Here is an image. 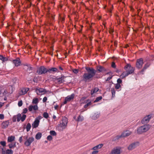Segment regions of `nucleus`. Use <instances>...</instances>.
<instances>
[{
    "label": "nucleus",
    "instance_id": "obj_1",
    "mask_svg": "<svg viewBox=\"0 0 154 154\" xmlns=\"http://www.w3.org/2000/svg\"><path fill=\"white\" fill-rule=\"evenodd\" d=\"M85 69L87 72L84 73L83 75V80L85 82L88 81H91L93 77L95 75L96 71L93 68L86 67Z\"/></svg>",
    "mask_w": 154,
    "mask_h": 154
},
{
    "label": "nucleus",
    "instance_id": "obj_2",
    "mask_svg": "<svg viewBox=\"0 0 154 154\" xmlns=\"http://www.w3.org/2000/svg\"><path fill=\"white\" fill-rule=\"evenodd\" d=\"M124 69L126 71L124 72L120 76V77L122 79L125 78L129 74L133 73L134 70V68L131 67V65L129 64H127L125 66Z\"/></svg>",
    "mask_w": 154,
    "mask_h": 154
},
{
    "label": "nucleus",
    "instance_id": "obj_3",
    "mask_svg": "<svg viewBox=\"0 0 154 154\" xmlns=\"http://www.w3.org/2000/svg\"><path fill=\"white\" fill-rule=\"evenodd\" d=\"M151 127L149 124H147L140 127L137 128V132L138 134H141L148 131Z\"/></svg>",
    "mask_w": 154,
    "mask_h": 154
},
{
    "label": "nucleus",
    "instance_id": "obj_4",
    "mask_svg": "<svg viewBox=\"0 0 154 154\" xmlns=\"http://www.w3.org/2000/svg\"><path fill=\"white\" fill-rule=\"evenodd\" d=\"M24 138L26 139L24 144L25 146L27 147L30 146L34 140V138L33 137H28V136H25Z\"/></svg>",
    "mask_w": 154,
    "mask_h": 154
},
{
    "label": "nucleus",
    "instance_id": "obj_5",
    "mask_svg": "<svg viewBox=\"0 0 154 154\" xmlns=\"http://www.w3.org/2000/svg\"><path fill=\"white\" fill-rule=\"evenodd\" d=\"M35 90L37 94L39 95L44 94L48 92L45 88L37 87L35 88Z\"/></svg>",
    "mask_w": 154,
    "mask_h": 154
},
{
    "label": "nucleus",
    "instance_id": "obj_6",
    "mask_svg": "<svg viewBox=\"0 0 154 154\" xmlns=\"http://www.w3.org/2000/svg\"><path fill=\"white\" fill-rule=\"evenodd\" d=\"M38 75L45 74L47 72V69L44 66H41L38 68L37 71Z\"/></svg>",
    "mask_w": 154,
    "mask_h": 154
},
{
    "label": "nucleus",
    "instance_id": "obj_7",
    "mask_svg": "<svg viewBox=\"0 0 154 154\" xmlns=\"http://www.w3.org/2000/svg\"><path fill=\"white\" fill-rule=\"evenodd\" d=\"M139 145V143L138 142H136L132 143L130 144L128 147V149L129 150H132L135 149Z\"/></svg>",
    "mask_w": 154,
    "mask_h": 154
},
{
    "label": "nucleus",
    "instance_id": "obj_8",
    "mask_svg": "<svg viewBox=\"0 0 154 154\" xmlns=\"http://www.w3.org/2000/svg\"><path fill=\"white\" fill-rule=\"evenodd\" d=\"M121 148L117 146L113 148L109 154H120Z\"/></svg>",
    "mask_w": 154,
    "mask_h": 154
},
{
    "label": "nucleus",
    "instance_id": "obj_9",
    "mask_svg": "<svg viewBox=\"0 0 154 154\" xmlns=\"http://www.w3.org/2000/svg\"><path fill=\"white\" fill-rule=\"evenodd\" d=\"M143 63V60L142 58L137 59L136 63L137 68L138 69H140L142 67Z\"/></svg>",
    "mask_w": 154,
    "mask_h": 154
},
{
    "label": "nucleus",
    "instance_id": "obj_10",
    "mask_svg": "<svg viewBox=\"0 0 154 154\" xmlns=\"http://www.w3.org/2000/svg\"><path fill=\"white\" fill-rule=\"evenodd\" d=\"M151 118V115H148L144 117L141 120V123L143 124H147Z\"/></svg>",
    "mask_w": 154,
    "mask_h": 154
},
{
    "label": "nucleus",
    "instance_id": "obj_11",
    "mask_svg": "<svg viewBox=\"0 0 154 154\" xmlns=\"http://www.w3.org/2000/svg\"><path fill=\"white\" fill-rule=\"evenodd\" d=\"M131 133V132L129 131H126L123 133L121 135L116 136V139H118L122 137H127L130 135Z\"/></svg>",
    "mask_w": 154,
    "mask_h": 154
},
{
    "label": "nucleus",
    "instance_id": "obj_12",
    "mask_svg": "<svg viewBox=\"0 0 154 154\" xmlns=\"http://www.w3.org/2000/svg\"><path fill=\"white\" fill-rule=\"evenodd\" d=\"M9 122L8 120L3 121L1 125V127L3 129L7 128L9 125Z\"/></svg>",
    "mask_w": 154,
    "mask_h": 154
},
{
    "label": "nucleus",
    "instance_id": "obj_13",
    "mask_svg": "<svg viewBox=\"0 0 154 154\" xmlns=\"http://www.w3.org/2000/svg\"><path fill=\"white\" fill-rule=\"evenodd\" d=\"M38 107L37 105L36 104L34 106L30 105L28 107V110L29 111H32V110L36 111L38 110Z\"/></svg>",
    "mask_w": 154,
    "mask_h": 154
},
{
    "label": "nucleus",
    "instance_id": "obj_14",
    "mask_svg": "<svg viewBox=\"0 0 154 154\" xmlns=\"http://www.w3.org/2000/svg\"><path fill=\"white\" fill-rule=\"evenodd\" d=\"M13 62L16 66H20L21 63V61L19 58H17L15 60H13Z\"/></svg>",
    "mask_w": 154,
    "mask_h": 154
},
{
    "label": "nucleus",
    "instance_id": "obj_15",
    "mask_svg": "<svg viewBox=\"0 0 154 154\" xmlns=\"http://www.w3.org/2000/svg\"><path fill=\"white\" fill-rule=\"evenodd\" d=\"M66 78V77L64 76H62L60 77H59L56 79L57 82L59 84H61L63 83L65 81V79Z\"/></svg>",
    "mask_w": 154,
    "mask_h": 154
},
{
    "label": "nucleus",
    "instance_id": "obj_16",
    "mask_svg": "<svg viewBox=\"0 0 154 154\" xmlns=\"http://www.w3.org/2000/svg\"><path fill=\"white\" fill-rule=\"evenodd\" d=\"M29 88H23L21 89V94L24 95L26 94L29 90Z\"/></svg>",
    "mask_w": 154,
    "mask_h": 154
},
{
    "label": "nucleus",
    "instance_id": "obj_17",
    "mask_svg": "<svg viewBox=\"0 0 154 154\" xmlns=\"http://www.w3.org/2000/svg\"><path fill=\"white\" fill-rule=\"evenodd\" d=\"M40 121L38 120L35 119L34 123L32 124V126L33 128H36L38 127Z\"/></svg>",
    "mask_w": 154,
    "mask_h": 154
},
{
    "label": "nucleus",
    "instance_id": "obj_18",
    "mask_svg": "<svg viewBox=\"0 0 154 154\" xmlns=\"http://www.w3.org/2000/svg\"><path fill=\"white\" fill-rule=\"evenodd\" d=\"M16 142L15 141L10 142L9 143L8 145V146L9 148H14L16 146Z\"/></svg>",
    "mask_w": 154,
    "mask_h": 154
},
{
    "label": "nucleus",
    "instance_id": "obj_19",
    "mask_svg": "<svg viewBox=\"0 0 154 154\" xmlns=\"http://www.w3.org/2000/svg\"><path fill=\"white\" fill-rule=\"evenodd\" d=\"M74 94H72L71 95L68 96L66 97V100L68 102L72 100H73L74 97Z\"/></svg>",
    "mask_w": 154,
    "mask_h": 154
},
{
    "label": "nucleus",
    "instance_id": "obj_20",
    "mask_svg": "<svg viewBox=\"0 0 154 154\" xmlns=\"http://www.w3.org/2000/svg\"><path fill=\"white\" fill-rule=\"evenodd\" d=\"M62 125L63 126H66L68 122L67 119L66 117L63 118L62 120Z\"/></svg>",
    "mask_w": 154,
    "mask_h": 154
},
{
    "label": "nucleus",
    "instance_id": "obj_21",
    "mask_svg": "<svg viewBox=\"0 0 154 154\" xmlns=\"http://www.w3.org/2000/svg\"><path fill=\"white\" fill-rule=\"evenodd\" d=\"M58 70L55 67H53L47 69V72L51 73L52 72H57Z\"/></svg>",
    "mask_w": 154,
    "mask_h": 154
},
{
    "label": "nucleus",
    "instance_id": "obj_22",
    "mask_svg": "<svg viewBox=\"0 0 154 154\" xmlns=\"http://www.w3.org/2000/svg\"><path fill=\"white\" fill-rule=\"evenodd\" d=\"M15 137L14 136H11L8 137V142L10 143L11 142H14Z\"/></svg>",
    "mask_w": 154,
    "mask_h": 154
},
{
    "label": "nucleus",
    "instance_id": "obj_23",
    "mask_svg": "<svg viewBox=\"0 0 154 154\" xmlns=\"http://www.w3.org/2000/svg\"><path fill=\"white\" fill-rule=\"evenodd\" d=\"M103 145L102 144H100L92 148V149L96 150L97 149H100L103 146Z\"/></svg>",
    "mask_w": 154,
    "mask_h": 154
},
{
    "label": "nucleus",
    "instance_id": "obj_24",
    "mask_svg": "<svg viewBox=\"0 0 154 154\" xmlns=\"http://www.w3.org/2000/svg\"><path fill=\"white\" fill-rule=\"evenodd\" d=\"M98 70L100 72H103L105 71L106 70L105 69L103 66H100L98 67Z\"/></svg>",
    "mask_w": 154,
    "mask_h": 154
},
{
    "label": "nucleus",
    "instance_id": "obj_25",
    "mask_svg": "<svg viewBox=\"0 0 154 154\" xmlns=\"http://www.w3.org/2000/svg\"><path fill=\"white\" fill-rule=\"evenodd\" d=\"M42 136V134L40 132H38L36 135L35 138L37 140L39 139Z\"/></svg>",
    "mask_w": 154,
    "mask_h": 154
},
{
    "label": "nucleus",
    "instance_id": "obj_26",
    "mask_svg": "<svg viewBox=\"0 0 154 154\" xmlns=\"http://www.w3.org/2000/svg\"><path fill=\"white\" fill-rule=\"evenodd\" d=\"M99 89L97 88H95L94 89H92L91 91V94L92 95L94 93H96L98 91Z\"/></svg>",
    "mask_w": 154,
    "mask_h": 154
},
{
    "label": "nucleus",
    "instance_id": "obj_27",
    "mask_svg": "<svg viewBox=\"0 0 154 154\" xmlns=\"http://www.w3.org/2000/svg\"><path fill=\"white\" fill-rule=\"evenodd\" d=\"M38 103V98H34L32 100V103L35 105L37 104Z\"/></svg>",
    "mask_w": 154,
    "mask_h": 154
},
{
    "label": "nucleus",
    "instance_id": "obj_28",
    "mask_svg": "<svg viewBox=\"0 0 154 154\" xmlns=\"http://www.w3.org/2000/svg\"><path fill=\"white\" fill-rule=\"evenodd\" d=\"M149 65L150 64L149 63H147L145 65L143 69L141 71L142 72H143L144 70L146 69L149 66Z\"/></svg>",
    "mask_w": 154,
    "mask_h": 154
},
{
    "label": "nucleus",
    "instance_id": "obj_29",
    "mask_svg": "<svg viewBox=\"0 0 154 154\" xmlns=\"http://www.w3.org/2000/svg\"><path fill=\"white\" fill-rule=\"evenodd\" d=\"M89 100H87L86 101L87 102H88V103L87 104H86V105H85L84 106V107L85 108H86L88 106H89L90 105H91V101H89Z\"/></svg>",
    "mask_w": 154,
    "mask_h": 154
},
{
    "label": "nucleus",
    "instance_id": "obj_30",
    "mask_svg": "<svg viewBox=\"0 0 154 154\" xmlns=\"http://www.w3.org/2000/svg\"><path fill=\"white\" fill-rule=\"evenodd\" d=\"M13 151L11 149H8L6 150V154H13Z\"/></svg>",
    "mask_w": 154,
    "mask_h": 154
},
{
    "label": "nucleus",
    "instance_id": "obj_31",
    "mask_svg": "<svg viewBox=\"0 0 154 154\" xmlns=\"http://www.w3.org/2000/svg\"><path fill=\"white\" fill-rule=\"evenodd\" d=\"M0 60H2L3 61H5L7 60V58L6 57H4L2 55H0Z\"/></svg>",
    "mask_w": 154,
    "mask_h": 154
},
{
    "label": "nucleus",
    "instance_id": "obj_32",
    "mask_svg": "<svg viewBox=\"0 0 154 154\" xmlns=\"http://www.w3.org/2000/svg\"><path fill=\"white\" fill-rule=\"evenodd\" d=\"M31 128V124L29 123H28L26 127V129L27 131H29Z\"/></svg>",
    "mask_w": 154,
    "mask_h": 154
},
{
    "label": "nucleus",
    "instance_id": "obj_33",
    "mask_svg": "<svg viewBox=\"0 0 154 154\" xmlns=\"http://www.w3.org/2000/svg\"><path fill=\"white\" fill-rule=\"evenodd\" d=\"M17 121L19 122L21 120V115L20 114H18L17 115Z\"/></svg>",
    "mask_w": 154,
    "mask_h": 154
},
{
    "label": "nucleus",
    "instance_id": "obj_34",
    "mask_svg": "<svg viewBox=\"0 0 154 154\" xmlns=\"http://www.w3.org/2000/svg\"><path fill=\"white\" fill-rule=\"evenodd\" d=\"M102 99V97L101 96H100L97 97L96 99L94 101V102H97L99 101L100 100Z\"/></svg>",
    "mask_w": 154,
    "mask_h": 154
},
{
    "label": "nucleus",
    "instance_id": "obj_35",
    "mask_svg": "<svg viewBox=\"0 0 154 154\" xmlns=\"http://www.w3.org/2000/svg\"><path fill=\"white\" fill-rule=\"evenodd\" d=\"M50 134L52 136H56L57 135L56 133L54 131H51L50 132Z\"/></svg>",
    "mask_w": 154,
    "mask_h": 154
},
{
    "label": "nucleus",
    "instance_id": "obj_36",
    "mask_svg": "<svg viewBox=\"0 0 154 154\" xmlns=\"http://www.w3.org/2000/svg\"><path fill=\"white\" fill-rule=\"evenodd\" d=\"M43 117L47 119L49 117L48 113L47 112H45L43 114Z\"/></svg>",
    "mask_w": 154,
    "mask_h": 154
},
{
    "label": "nucleus",
    "instance_id": "obj_37",
    "mask_svg": "<svg viewBox=\"0 0 154 154\" xmlns=\"http://www.w3.org/2000/svg\"><path fill=\"white\" fill-rule=\"evenodd\" d=\"M99 116V114H95L92 116V118L94 119H96L98 118Z\"/></svg>",
    "mask_w": 154,
    "mask_h": 154
},
{
    "label": "nucleus",
    "instance_id": "obj_38",
    "mask_svg": "<svg viewBox=\"0 0 154 154\" xmlns=\"http://www.w3.org/2000/svg\"><path fill=\"white\" fill-rule=\"evenodd\" d=\"M26 117V115L25 114H23L22 116H21V121L23 122L25 119Z\"/></svg>",
    "mask_w": 154,
    "mask_h": 154
},
{
    "label": "nucleus",
    "instance_id": "obj_39",
    "mask_svg": "<svg viewBox=\"0 0 154 154\" xmlns=\"http://www.w3.org/2000/svg\"><path fill=\"white\" fill-rule=\"evenodd\" d=\"M111 92L112 96H115L116 91L114 88H113L111 89Z\"/></svg>",
    "mask_w": 154,
    "mask_h": 154
},
{
    "label": "nucleus",
    "instance_id": "obj_40",
    "mask_svg": "<svg viewBox=\"0 0 154 154\" xmlns=\"http://www.w3.org/2000/svg\"><path fill=\"white\" fill-rule=\"evenodd\" d=\"M83 118L82 116H79L78 117V121H82L83 120Z\"/></svg>",
    "mask_w": 154,
    "mask_h": 154
},
{
    "label": "nucleus",
    "instance_id": "obj_41",
    "mask_svg": "<svg viewBox=\"0 0 154 154\" xmlns=\"http://www.w3.org/2000/svg\"><path fill=\"white\" fill-rule=\"evenodd\" d=\"M121 87V85L120 84H116L115 85V88L116 89H119Z\"/></svg>",
    "mask_w": 154,
    "mask_h": 154
},
{
    "label": "nucleus",
    "instance_id": "obj_42",
    "mask_svg": "<svg viewBox=\"0 0 154 154\" xmlns=\"http://www.w3.org/2000/svg\"><path fill=\"white\" fill-rule=\"evenodd\" d=\"M48 140L49 141H51L52 140V137L51 135H49L47 137Z\"/></svg>",
    "mask_w": 154,
    "mask_h": 154
},
{
    "label": "nucleus",
    "instance_id": "obj_43",
    "mask_svg": "<svg viewBox=\"0 0 154 154\" xmlns=\"http://www.w3.org/2000/svg\"><path fill=\"white\" fill-rule=\"evenodd\" d=\"M0 144L3 146H5L6 145V142L4 141H1L0 142Z\"/></svg>",
    "mask_w": 154,
    "mask_h": 154
},
{
    "label": "nucleus",
    "instance_id": "obj_44",
    "mask_svg": "<svg viewBox=\"0 0 154 154\" xmlns=\"http://www.w3.org/2000/svg\"><path fill=\"white\" fill-rule=\"evenodd\" d=\"M111 66L113 68H115L116 67V65L114 62H112Z\"/></svg>",
    "mask_w": 154,
    "mask_h": 154
},
{
    "label": "nucleus",
    "instance_id": "obj_45",
    "mask_svg": "<svg viewBox=\"0 0 154 154\" xmlns=\"http://www.w3.org/2000/svg\"><path fill=\"white\" fill-rule=\"evenodd\" d=\"M79 70L76 69H74L73 70V72L77 74Z\"/></svg>",
    "mask_w": 154,
    "mask_h": 154
},
{
    "label": "nucleus",
    "instance_id": "obj_46",
    "mask_svg": "<svg viewBox=\"0 0 154 154\" xmlns=\"http://www.w3.org/2000/svg\"><path fill=\"white\" fill-rule=\"evenodd\" d=\"M18 105L19 106H22L23 104V103L22 100H20V101H19L18 103Z\"/></svg>",
    "mask_w": 154,
    "mask_h": 154
},
{
    "label": "nucleus",
    "instance_id": "obj_47",
    "mask_svg": "<svg viewBox=\"0 0 154 154\" xmlns=\"http://www.w3.org/2000/svg\"><path fill=\"white\" fill-rule=\"evenodd\" d=\"M122 80L120 79H118L117 80V84H120L122 82Z\"/></svg>",
    "mask_w": 154,
    "mask_h": 154
},
{
    "label": "nucleus",
    "instance_id": "obj_48",
    "mask_svg": "<svg viewBox=\"0 0 154 154\" xmlns=\"http://www.w3.org/2000/svg\"><path fill=\"white\" fill-rule=\"evenodd\" d=\"M28 111V109L26 108H25L23 109V113H26Z\"/></svg>",
    "mask_w": 154,
    "mask_h": 154
},
{
    "label": "nucleus",
    "instance_id": "obj_49",
    "mask_svg": "<svg viewBox=\"0 0 154 154\" xmlns=\"http://www.w3.org/2000/svg\"><path fill=\"white\" fill-rule=\"evenodd\" d=\"M47 100V98L46 97H44L43 99V102L44 103Z\"/></svg>",
    "mask_w": 154,
    "mask_h": 154
},
{
    "label": "nucleus",
    "instance_id": "obj_50",
    "mask_svg": "<svg viewBox=\"0 0 154 154\" xmlns=\"http://www.w3.org/2000/svg\"><path fill=\"white\" fill-rule=\"evenodd\" d=\"M4 118V116L3 114H0V119H3Z\"/></svg>",
    "mask_w": 154,
    "mask_h": 154
},
{
    "label": "nucleus",
    "instance_id": "obj_51",
    "mask_svg": "<svg viewBox=\"0 0 154 154\" xmlns=\"http://www.w3.org/2000/svg\"><path fill=\"white\" fill-rule=\"evenodd\" d=\"M17 117L14 116L12 118V121L13 122H15L16 121Z\"/></svg>",
    "mask_w": 154,
    "mask_h": 154
},
{
    "label": "nucleus",
    "instance_id": "obj_52",
    "mask_svg": "<svg viewBox=\"0 0 154 154\" xmlns=\"http://www.w3.org/2000/svg\"><path fill=\"white\" fill-rule=\"evenodd\" d=\"M112 76L109 77H108L107 78V79L106 80V81H107L109 80H110L111 79H112Z\"/></svg>",
    "mask_w": 154,
    "mask_h": 154
},
{
    "label": "nucleus",
    "instance_id": "obj_53",
    "mask_svg": "<svg viewBox=\"0 0 154 154\" xmlns=\"http://www.w3.org/2000/svg\"><path fill=\"white\" fill-rule=\"evenodd\" d=\"M98 152V151L96 150V151H94L93 152H92V154H97Z\"/></svg>",
    "mask_w": 154,
    "mask_h": 154
},
{
    "label": "nucleus",
    "instance_id": "obj_54",
    "mask_svg": "<svg viewBox=\"0 0 154 154\" xmlns=\"http://www.w3.org/2000/svg\"><path fill=\"white\" fill-rule=\"evenodd\" d=\"M86 97H82L80 100V102H82L83 100H84L85 99Z\"/></svg>",
    "mask_w": 154,
    "mask_h": 154
},
{
    "label": "nucleus",
    "instance_id": "obj_55",
    "mask_svg": "<svg viewBox=\"0 0 154 154\" xmlns=\"http://www.w3.org/2000/svg\"><path fill=\"white\" fill-rule=\"evenodd\" d=\"M19 140L20 143H21L22 142L23 140L22 136H21L19 138Z\"/></svg>",
    "mask_w": 154,
    "mask_h": 154
},
{
    "label": "nucleus",
    "instance_id": "obj_56",
    "mask_svg": "<svg viewBox=\"0 0 154 154\" xmlns=\"http://www.w3.org/2000/svg\"><path fill=\"white\" fill-rule=\"evenodd\" d=\"M42 118V116H39L37 118H36L35 119L36 120H38L39 121V120L40 119Z\"/></svg>",
    "mask_w": 154,
    "mask_h": 154
},
{
    "label": "nucleus",
    "instance_id": "obj_57",
    "mask_svg": "<svg viewBox=\"0 0 154 154\" xmlns=\"http://www.w3.org/2000/svg\"><path fill=\"white\" fill-rule=\"evenodd\" d=\"M67 102L68 101L66 100V99L65 98V100L63 102V103L64 104H66L67 103Z\"/></svg>",
    "mask_w": 154,
    "mask_h": 154
},
{
    "label": "nucleus",
    "instance_id": "obj_58",
    "mask_svg": "<svg viewBox=\"0 0 154 154\" xmlns=\"http://www.w3.org/2000/svg\"><path fill=\"white\" fill-rule=\"evenodd\" d=\"M32 67H29L28 68V69L29 70H32Z\"/></svg>",
    "mask_w": 154,
    "mask_h": 154
},
{
    "label": "nucleus",
    "instance_id": "obj_59",
    "mask_svg": "<svg viewBox=\"0 0 154 154\" xmlns=\"http://www.w3.org/2000/svg\"><path fill=\"white\" fill-rule=\"evenodd\" d=\"M6 153V151L3 150L2 151V154H5Z\"/></svg>",
    "mask_w": 154,
    "mask_h": 154
},
{
    "label": "nucleus",
    "instance_id": "obj_60",
    "mask_svg": "<svg viewBox=\"0 0 154 154\" xmlns=\"http://www.w3.org/2000/svg\"><path fill=\"white\" fill-rule=\"evenodd\" d=\"M58 105H56L55 106H54V108L55 109H57L58 108Z\"/></svg>",
    "mask_w": 154,
    "mask_h": 154
},
{
    "label": "nucleus",
    "instance_id": "obj_61",
    "mask_svg": "<svg viewBox=\"0 0 154 154\" xmlns=\"http://www.w3.org/2000/svg\"><path fill=\"white\" fill-rule=\"evenodd\" d=\"M17 81V79H13V81L14 82V83H15V82H16V81Z\"/></svg>",
    "mask_w": 154,
    "mask_h": 154
},
{
    "label": "nucleus",
    "instance_id": "obj_62",
    "mask_svg": "<svg viewBox=\"0 0 154 154\" xmlns=\"http://www.w3.org/2000/svg\"><path fill=\"white\" fill-rule=\"evenodd\" d=\"M59 69L60 70H63V69L61 67V66H59Z\"/></svg>",
    "mask_w": 154,
    "mask_h": 154
},
{
    "label": "nucleus",
    "instance_id": "obj_63",
    "mask_svg": "<svg viewBox=\"0 0 154 154\" xmlns=\"http://www.w3.org/2000/svg\"><path fill=\"white\" fill-rule=\"evenodd\" d=\"M64 18H61V21L62 22H63V21H64Z\"/></svg>",
    "mask_w": 154,
    "mask_h": 154
},
{
    "label": "nucleus",
    "instance_id": "obj_64",
    "mask_svg": "<svg viewBox=\"0 0 154 154\" xmlns=\"http://www.w3.org/2000/svg\"><path fill=\"white\" fill-rule=\"evenodd\" d=\"M2 106V103H0V107H1Z\"/></svg>",
    "mask_w": 154,
    "mask_h": 154
}]
</instances>
